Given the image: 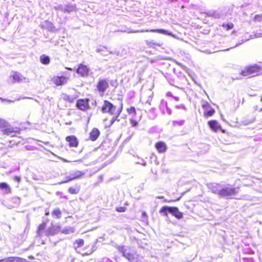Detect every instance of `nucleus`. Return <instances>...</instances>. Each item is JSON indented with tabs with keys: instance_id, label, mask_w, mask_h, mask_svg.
<instances>
[{
	"instance_id": "f257e3e1",
	"label": "nucleus",
	"mask_w": 262,
	"mask_h": 262,
	"mask_svg": "<svg viewBox=\"0 0 262 262\" xmlns=\"http://www.w3.org/2000/svg\"><path fill=\"white\" fill-rule=\"evenodd\" d=\"M123 109L122 104L120 106H116L110 101L104 100L101 107V111L102 114H107L112 116L111 124H113L115 121H119V117Z\"/></svg>"
},
{
	"instance_id": "f03ea898",
	"label": "nucleus",
	"mask_w": 262,
	"mask_h": 262,
	"mask_svg": "<svg viewBox=\"0 0 262 262\" xmlns=\"http://www.w3.org/2000/svg\"><path fill=\"white\" fill-rule=\"evenodd\" d=\"M262 71V67L258 64H253L246 67L240 73L243 76H252L257 75Z\"/></svg>"
},
{
	"instance_id": "7ed1b4c3",
	"label": "nucleus",
	"mask_w": 262,
	"mask_h": 262,
	"mask_svg": "<svg viewBox=\"0 0 262 262\" xmlns=\"http://www.w3.org/2000/svg\"><path fill=\"white\" fill-rule=\"evenodd\" d=\"M108 87V81L105 79H102L99 80L97 83L96 91L99 94L100 96H103Z\"/></svg>"
},
{
	"instance_id": "20e7f679",
	"label": "nucleus",
	"mask_w": 262,
	"mask_h": 262,
	"mask_svg": "<svg viewBox=\"0 0 262 262\" xmlns=\"http://www.w3.org/2000/svg\"><path fill=\"white\" fill-rule=\"evenodd\" d=\"M76 108L83 112H87L90 108V100L88 98H81L77 100Z\"/></svg>"
},
{
	"instance_id": "39448f33",
	"label": "nucleus",
	"mask_w": 262,
	"mask_h": 262,
	"mask_svg": "<svg viewBox=\"0 0 262 262\" xmlns=\"http://www.w3.org/2000/svg\"><path fill=\"white\" fill-rule=\"evenodd\" d=\"M221 196H230L236 195L238 193V188L235 187H224L216 192Z\"/></svg>"
},
{
	"instance_id": "423d86ee",
	"label": "nucleus",
	"mask_w": 262,
	"mask_h": 262,
	"mask_svg": "<svg viewBox=\"0 0 262 262\" xmlns=\"http://www.w3.org/2000/svg\"><path fill=\"white\" fill-rule=\"evenodd\" d=\"M123 256L128 260L132 262H137L138 260V256L136 251L134 250L129 249H124L122 250Z\"/></svg>"
},
{
	"instance_id": "0eeeda50",
	"label": "nucleus",
	"mask_w": 262,
	"mask_h": 262,
	"mask_svg": "<svg viewBox=\"0 0 262 262\" xmlns=\"http://www.w3.org/2000/svg\"><path fill=\"white\" fill-rule=\"evenodd\" d=\"M202 107L204 110L203 116L205 118L212 116L215 113V110L212 108L209 102L205 101L203 103Z\"/></svg>"
},
{
	"instance_id": "6e6552de",
	"label": "nucleus",
	"mask_w": 262,
	"mask_h": 262,
	"mask_svg": "<svg viewBox=\"0 0 262 262\" xmlns=\"http://www.w3.org/2000/svg\"><path fill=\"white\" fill-rule=\"evenodd\" d=\"M76 72L82 77H86L89 73V69L86 65L80 64L76 69Z\"/></svg>"
},
{
	"instance_id": "1a4fd4ad",
	"label": "nucleus",
	"mask_w": 262,
	"mask_h": 262,
	"mask_svg": "<svg viewBox=\"0 0 262 262\" xmlns=\"http://www.w3.org/2000/svg\"><path fill=\"white\" fill-rule=\"evenodd\" d=\"M52 81L56 86H60L64 84L67 82V78L64 76H54L52 79Z\"/></svg>"
},
{
	"instance_id": "9d476101",
	"label": "nucleus",
	"mask_w": 262,
	"mask_h": 262,
	"mask_svg": "<svg viewBox=\"0 0 262 262\" xmlns=\"http://www.w3.org/2000/svg\"><path fill=\"white\" fill-rule=\"evenodd\" d=\"M66 140L69 142V146L70 147H77L78 146V140L75 136H67L66 138Z\"/></svg>"
},
{
	"instance_id": "9b49d317",
	"label": "nucleus",
	"mask_w": 262,
	"mask_h": 262,
	"mask_svg": "<svg viewBox=\"0 0 262 262\" xmlns=\"http://www.w3.org/2000/svg\"><path fill=\"white\" fill-rule=\"evenodd\" d=\"M3 134L10 137H14L16 136L17 130L13 127H8L7 124L2 130Z\"/></svg>"
},
{
	"instance_id": "f8f14e48",
	"label": "nucleus",
	"mask_w": 262,
	"mask_h": 262,
	"mask_svg": "<svg viewBox=\"0 0 262 262\" xmlns=\"http://www.w3.org/2000/svg\"><path fill=\"white\" fill-rule=\"evenodd\" d=\"M155 147L159 153H164L167 149L166 144L163 141H158L155 143Z\"/></svg>"
},
{
	"instance_id": "ddd939ff",
	"label": "nucleus",
	"mask_w": 262,
	"mask_h": 262,
	"mask_svg": "<svg viewBox=\"0 0 262 262\" xmlns=\"http://www.w3.org/2000/svg\"><path fill=\"white\" fill-rule=\"evenodd\" d=\"M100 132L96 127L93 128L89 134V139L91 141H95L99 137Z\"/></svg>"
},
{
	"instance_id": "4468645a",
	"label": "nucleus",
	"mask_w": 262,
	"mask_h": 262,
	"mask_svg": "<svg viewBox=\"0 0 262 262\" xmlns=\"http://www.w3.org/2000/svg\"><path fill=\"white\" fill-rule=\"evenodd\" d=\"M207 124L209 127L214 132H217L221 129V126L215 120H211L208 121Z\"/></svg>"
},
{
	"instance_id": "2eb2a0df",
	"label": "nucleus",
	"mask_w": 262,
	"mask_h": 262,
	"mask_svg": "<svg viewBox=\"0 0 262 262\" xmlns=\"http://www.w3.org/2000/svg\"><path fill=\"white\" fill-rule=\"evenodd\" d=\"M78 97V95H76L74 97L71 96L67 94H62L61 98L63 101L69 103H73L76 99Z\"/></svg>"
},
{
	"instance_id": "dca6fc26",
	"label": "nucleus",
	"mask_w": 262,
	"mask_h": 262,
	"mask_svg": "<svg viewBox=\"0 0 262 262\" xmlns=\"http://www.w3.org/2000/svg\"><path fill=\"white\" fill-rule=\"evenodd\" d=\"M170 209V213L178 219H181L183 217V213L180 211L176 207H171Z\"/></svg>"
},
{
	"instance_id": "f3484780",
	"label": "nucleus",
	"mask_w": 262,
	"mask_h": 262,
	"mask_svg": "<svg viewBox=\"0 0 262 262\" xmlns=\"http://www.w3.org/2000/svg\"><path fill=\"white\" fill-rule=\"evenodd\" d=\"M47 222L42 221L38 225L36 232L38 236L40 237L42 235V232L46 229L47 227Z\"/></svg>"
},
{
	"instance_id": "a211bd4d",
	"label": "nucleus",
	"mask_w": 262,
	"mask_h": 262,
	"mask_svg": "<svg viewBox=\"0 0 262 262\" xmlns=\"http://www.w3.org/2000/svg\"><path fill=\"white\" fill-rule=\"evenodd\" d=\"M146 43L150 48H156L157 47H162L163 45V42H157L154 40H146Z\"/></svg>"
},
{
	"instance_id": "6ab92c4d",
	"label": "nucleus",
	"mask_w": 262,
	"mask_h": 262,
	"mask_svg": "<svg viewBox=\"0 0 262 262\" xmlns=\"http://www.w3.org/2000/svg\"><path fill=\"white\" fill-rule=\"evenodd\" d=\"M58 228L60 229V228L55 226L50 227L46 231L45 234L47 236L53 235L58 232Z\"/></svg>"
},
{
	"instance_id": "aec40b11",
	"label": "nucleus",
	"mask_w": 262,
	"mask_h": 262,
	"mask_svg": "<svg viewBox=\"0 0 262 262\" xmlns=\"http://www.w3.org/2000/svg\"><path fill=\"white\" fill-rule=\"evenodd\" d=\"M52 216L55 219H60L62 216V211L59 208L54 209L52 212Z\"/></svg>"
},
{
	"instance_id": "412c9836",
	"label": "nucleus",
	"mask_w": 262,
	"mask_h": 262,
	"mask_svg": "<svg viewBox=\"0 0 262 262\" xmlns=\"http://www.w3.org/2000/svg\"><path fill=\"white\" fill-rule=\"evenodd\" d=\"M84 240L81 238H78L76 239L73 243V246L74 249L80 248L84 245Z\"/></svg>"
},
{
	"instance_id": "4be33fe9",
	"label": "nucleus",
	"mask_w": 262,
	"mask_h": 262,
	"mask_svg": "<svg viewBox=\"0 0 262 262\" xmlns=\"http://www.w3.org/2000/svg\"><path fill=\"white\" fill-rule=\"evenodd\" d=\"M19 258L17 257H7L0 259V262H19Z\"/></svg>"
},
{
	"instance_id": "5701e85b",
	"label": "nucleus",
	"mask_w": 262,
	"mask_h": 262,
	"mask_svg": "<svg viewBox=\"0 0 262 262\" xmlns=\"http://www.w3.org/2000/svg\"><path fill=\"white\" fill-rule=\"evenodd\" d=\"M11 77L14 82H20L21 80L20 74L17 72L14 71L12 72Z\"/></svg>"
},
{
	"instance_id": "b1692460",
	"label": "nucleus",
	"mask_w": 262,
	"mask_h": 262,
	"mask_svg": "<svg viewBox=\"0 0 262 262\" xmlns=\"http://www.w3.org/2000/svg\"><path fill=\"white\" fill-rule=\"evenodd\" d=\"M151 31L154 32H157L159 33L163 34L165 35H168L169 36H171L172 37L174 36V35H173L171 32H169V31L164 30V29H154V30H152Z\"/></svg>"
},
{
	"instance_id": "393cba45",
	"label": "nucleus",
	"mask_w": 262,
	"mask_h": 262,
	"mask_svg": "<svg viewBox=\"0 0 262 262\" xmlns=\"http://www.w3.org/2000/svg\"><path fill=\"white\" fill-rule=\"evenodd\" d=\"M0 189L6 190V193H11V189L10 186L6 182L0 183Z\"/></svg>"
},
{
	"instance_id": "a878e982",
	"label": "nucleus",
	"mask_w": 262,
	"mask_h": 262,
	"mask_svg": "<svg viewBox=\"0 0 262 262\" xmlns=\"http://www.w3.org/2000/svg\"><path fill=\"white\" fill-rule=\"evenodd\" d=\"M171 207L163 206L159 210V213L164 215L167 216L168 213H170Z\"/></svg>"
},
{
	"instance_id": "bb28decb",
	"label": "nucleus",
	"mask_w": 262,
	"mask_h": 262,
	"mask_svg": "<svg viewBox=\"0 0 262 262\" xmlns=\"http://www.w3.org/2000/svg\"><path fill=\"white\" fill-rule=\"evenodd\" d=\"M40 61L43 64H48L50 62V59L49 56L43 54L40 57Z\"/></svg>"
},
{
	"instance_id": "cd10ccee",
	"label": "nucleus",
	"mask_w": 262,
	"mask_h": 262,
	"mask_svg": "<svg viewBox=\"0 0 262 262\" xmlns=\"http://www.w3.org/2000/svg\"><path fill=\"white\" fill-rule=\"evenodd\" d=\"M221 26L226 30V31H229L232 30L234 27V24L231 23H223Z\"/></svg>"
},
{
	"instance_id": "c85d7f7f",
	"label": "nucleus",
	"mask_w": 262,
	"mask_h": 262,
	"mask_svg": "<svg viewBox=\"0 0 262 262\" xmlns=\"http://www.w3.org/2000/svg\"><path fill=\"white\" fill-rule=\"evenodd\" d=\"M68 191L69 193L72 194H77L79 191V188L77 187H71L69 188Z\"/></svg>"
},
{
	"instance_id": "c756f323",
	"label": "nucleus",
	"mask_w": 262,
	"mask_h": 262,
	"mask_svg": "<svg viewBox=\"0 0 262 262\" xmlns=\"http://www.w3.org/2000/svg\"><path fill=\"white\" fill-rule=\"evenodd\" d=\"M81 176V174H73L71 177H67L66 178V180L62 181V183H67L68 182H69L72 180H74L75 179H76L78 177H79Z\"/></svg>"
},
{
	"instance_id": "7c9ffc66",
	"label": "nucleus",
	"mask_w": 262,
	"mask_h": 262,
	"mask_svg": "<svg viewBox=\"0 0 262 262\" xmlns=\"http://www.w3.org/2000/svg\"><path fill=\"white\" fill-rule=\"evenodd\" d=\"M126 112L129 114H133L134 115H136L137 112L136 108L134 106H131L126 109Z\"/></svg>"
},
{
	"instance_id": "2f4dec72",
	"label": "nucleus",
	"mask_w": 262,
	"mask_h": 262,
	"mask_svg": "<svg viewBox=\"0 0 262 262\" xmlns=\"http://www.w3.org/2000/svg\"><path fill=\"white\" fill-rule=\"evenodd\" d=\"M7 124V122L5 120L0 119V131L2 132L3 129L6 126Z\"/></svg>"
},
{
	"instance_id": "473e14b6",
	"label": "nucleus",
	"mask_w": 262,
	"mask_h": 262,
	"mask_svg": "<svg viewBox=\"0 0 262 262\" xmlns=\"http://www.w3.org/2000/svg\"><path fill=\"white\" fill-rule=\"evenodd\" d=\"M126 207L124 206L118 207L116 208V210L119 212H124L126 211Z\"/></svg>"
},
{
	"instance_id": "72a5a7b5",
	"label": "nucleus",
	"mask_w": 262,
	"mask_h": 262,
	"mask_svg": "<svg viewBox=\"0 0 262 262\" xmlns=\"http://www.w3.org/2000/svg\"><path fill=\"white\" fill-rule=\"evenodd\" d=\"M254 20L255 21H260L262 20V14L255 15L254 17Z\"/></svg>"
},
{
	"instance_id": "f704fd0d",
	"label": "nucleus",
	"mask_w": 262,
	"mask_h": 262,
	"mask_svg": "<svg viewBox=\"0 0 262 262\" xmlns=\"http://www.w3.org/2000/svg\"><path fill=\"white\" fill-rule=\"evenodd\" d=\"M129 122L132 125V126H133V127L136 126L138 124V122L133 119H130Z\"/></svg>"
},
{
	"instance_id": "c9c22d12",
	"label": "nucleus",
	"mask_w": 262,
	"mask_h": 262,
	"mask_svg": "<svg viewBox=\"0 0 262 262\" xmlns=\"http://www.w3.org/2000/svg\"><path fill=\"white\" fill-rule=\"evenodd\" d=\"M13 180L19 183L20 181V177L18 176H14L13 177Z\"/></svg>"
},
{
	"instance_id": "e433bc0d",
	"label": "nucleus",
	"mask_w": 262,
	"mask_h": 262,
	"mask_svg": "<svg viewBox=\"0 0 262 262\" xmlns=\"http://www.w3.org/2000/svg\"><path fill=\"white\" fill-rule=\"evenodd\" d=\"M93 252V250H91L89 251H88V252H86L84 253V254L85 255H90L91 253H92Z\"/></svg>"
},
{
	"instance_id": "4c0bfd02",
	"label": "nucleus",
	"mask_w": 262,
	"mask_h": 262,
	"mask_svg": "<svg viewBox=\"0 0 262 262\" xmlns=\"http://www.w3.org/2000/svg\"><path fill=\"white\" fill-rule=\"evenodd\" d=\"M142 216H144L145 218H146V219L147 218V215L145 212L143 211L142 212Z\"/></svg>"
},
{
	"instance_id": "58836bf2",
	"label": "nucleus",
	"mask_w": 262,
	"mask_h": 262,
	"mask_svg": "<svg viewBox=\"0 0 262 262\" xmlns=\"http://www.w3.org/2000/svg\"><path fill=\"white\" fill-rule=\"evenodd\" d=\"M45 214L46 215H48L49 214V211H45Z\"/></svg>"
},
{
	"instance_id": "ea45409f",
	"label": "nucleus",
	"mask_w": 262,
	"mask_h": 262,
	"mask_svg": "<svg viewBox=\"0 0 262 262\" xmlns=\"http://www.w3.org/2000/svg\"><path fill=\"white\" fill-rule=\"evenodd\" d=\"M158 198H160V199L162 198V196H159V197H158Z\"/></svg>"
}]
</instances>
